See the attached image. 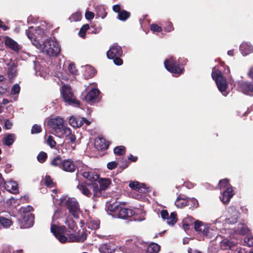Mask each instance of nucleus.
Returning a JSON list of instances; mask_svg holds the SVG:
<instances>
[{
    "instance_id": "10",
    "label": "nucleus",
    "mask_w": 253,
    "mask_h": 253,
    "mask_svg": "<svg viewBox=\"0 0 253 253\" xmlns=\"http://www.w3.org/2000/svg\"><path fill=\"white\" fill-rule=\"evenodd\" d=\"M225 224H232L237 222L239 213L234 207H229L227 210Z\"/></svg>"
},
{
    "instance_id": "28",
    "label": "nucleus",
    "mask_w": 253,
    "mask_h": 253,
    "mask_svg": "<svg viewBox=\"0 0 253 253\" xmlns=\"http://www.w3.org/2000/svg\"><path fill=\"white\" fill-rule=\"evenodd\" d=\"M234 232L237 234L244 235L249 232V229L245 224L239 223L237 227L235 228Z\"/></svg>"
},
{
    "instance_id": "58",
    "label": "nucleus",
    "mask_w": 253,
    "mask_h": 253,
    "mask_svg": "<svg viewBox=\"0 0 253 253\" xmlns=\"http://www.w3.org/2000/svg\"><path fill=\"white\" fill-rule=\"evenodd\" d=\"M117 165H118V164L116 162L113 161V162H109L107 164V167L109 169L112 170V169H115L117 167Z\"/></svg>"
},
{
    "instance_id": "49",
    "label": "nucleus",
    "mask_w": 253,
    "mask_h": 253,
    "mask_svg": "<svg viewBox=\"0 0 253 253\" xmlns=\"http://www.w3.org/2000/svg\"><path fill=\"white\" fill-rule=\"evenodd\" d=\"M230 243L227 240H223L220 242V247L222 250H227L230 248Z\"/></svg>"
},
{
    "instance_id": "36",
    "label": "nucleus",
    "mask_w": 253,
    "mask_h": 253,
    "mask_svg": "<svg viewBox=\"0 0 253 253\" xmlns=\"http://www.w3.org/2000/svg\"><path fill=\"white\" fill-rule=\"evenodd\" d=\"M14 136L13 134H8L4 137L3 143L7 146H10L14 141Z\"/></svg>"
},
{
    "instance_id": "20",
    "label": "nucleus",
    "mask_w": 253,
    "mask_h": 253,
    "mask_svg": "<svg viewBox=\"0 0 253 253\" xmlns=\"http://www.w3.org/2000/svg\"><path fill=\"white\" fill-rule=\"evenodd\" d=\"M223 190V191L222 196L220 197V200L223 203L227 204L234 195L232 187H228L227 189Z\"/></svg>"
},
{
    "instance_id": "30",
    "label": "nucleus",
    "mask_w": 253,
    "mask_h": 253,
    "mask_svg": "<svg viewBox=\"0 0 253 253\" xmlns=\"http://www.w3.org/2000/svg\"><path fill=\"white\" fill-rule=\"evenodd\" d=\"M99 250L101 253H112L114 251L112 246L107 244L101 245L99 248Z\"/></svg>"
},
{
    "instance_id": "17",
    "label": "nucleus",
    "mask_w": 253,
    "mask_h": 253,
    "mask_svg": "<svg viewBox=\"0 0 253 253\" xmlns=\"http://www.w3.org/2000/svg\"><path fill=\"white\" fill-rule=\"evenodd\" d=\"M76 162L74 163L70 159L64 160L62 162L61 169L67 172H73L75 170Z\"/></svg>"
},
{
    "instance_id": "54",
    "label": "nucleus",
    "mask_w": 253,
    "mask_h": 253,
    "mask_svg": "<svg viewBox=\"0 0 253 253\" xmlns=\"http://www.w3.org/2000/svg\"><path fill=\"white\" fill-rule=\"evenodd\" d=\"M208 251L209 253H217L218 251V247L216 244H212L209 248Z\"/></svg>"
},
{
    "instance_id": "62",
    "label": "nucleus",
    "mask_w": 253,
    "mask_h": 253,
    "mask_svg": "<svg viewBox=\"0 0 253 253\" xmlns=\"http://www.w3.org/2000/svg\"><path fill=\"white\" fill-rule=\"evenodd\" d=\"M12 126V123L8 119L6 120L4 123L5 128L7 129H10Z\"/></svg>"
},
{
    "instance_id": "1",
    "label": "nucleus",
    "mask_w": 253,
    "mask_h": 253,
    "mask_svg": "<svg viewBox=\"0 0 253 253\" xmlns=\"http://www.w3.org/2000/svg\"><path fill=\"white\" fill-rule=\"evenodd\" d=\"M50 231L53 235L61 243L66 242H83L86 239V233L84 231H79L77 234H69V238L64 235L66 227L64 226H58L51 224Z\"/></svg>"
},
{
    "instance_id": "55",
    "label": "nucleus",
    "mask_w": 253,
    "mask_h": 253,
    "mask_svg": "<svg viewBox=\"0 0 253 253\" xmlns=\"http://www.w3.org/2000/svg\"><path fill=\"white\" fill-rule=\"evenodd\" d=\"M151 30L153 31V32H160L162 30V28L161 27L156 25V24H152L151 26Z\"/></svg>"
},
{
    "instance_id": "40",
    "label": "nucleus",
    "mask_w": 253,
    "mask_h": 253,
    "mask_svg": "<svg viewBox=\"0 0 253 253\" xmlns=\"http://www.w3.org/2000/svg\"><path fill=\"white\" fill-rule=\"evenodd\" d=\"M63 161L60 157L57 156L51 161L50 164L53 166L58 167L61 169Z\"/></svg>"
},
{
    "instance_id": "63",
    "label": "nucleus",
    "mask_w": 253,
    "mask_h": 253,
    "mask_svg": "<svg viewBox=\"0 0 253 253\" xmlns=\"http://www.w3.org/2000/svg\"><path fill=\"white\" fill-rule=\"evenodd\" d=\"M190 225H191L190 223L185 222L184 220H183V228L185 231L187 230Z\"/></svg>"
},
{
    "instance_id": "6",
    "label": "nucleus",
    "mask_w": 253,
    "mask_h": 253,
    "mask_svg": "<svg viewBox=\"0 0 253 253\" xmlns=\"http://www.w3.org/2000/svg\"><path fill=\"white\" fill-rule=\"evenodd\" d=\"M211 77L213 80L215 81L218 90L224 96H226L228 94L226 91L227 83L225 79L223 78L221 72L214 68L212 70Z\"/></svg>"
},
{
    "instance_id": "9",
    "label": "nucleus",
    "mask_w": 253,
    "mask_h": 253,
    "mask_svg": "<svg viewBox=\"0 0 253 253\" xmlns=\"http://www.w3.org/2000/svg\"><path fill=\"white\" fill-rule=\"evenodd\" d=\"M26 34L28 39L31 41L33 44L35 45L37 48L39 49L42 52H45L47 54V48H46L45 41H41V42H42V43H41L40 42V40L37 39L36 34L31 32L30 30H26Z\"/></svg>"
},
{
    "instance_id": "46",
    "label": "nucleus",
    "mask_w": 253,
    "mask_h": 253,
    "mask_svg": "<svg viewBox=\"0 0 253 253\" xmlns=\"http://www.w3.org/2000/svg\"><path fill=\"white\" fill-rule=\"evenodd\" d=\"M89 28V26L88 24L83 25L80 30L79 36L83 38H84L86 32Z\"/></svg>"
},
{
    "instance_id": "34",
    "label": "nucleus",
    "mask_w": 253,
    "mask_h": 253,
    "mask_svg": "<svg viewBox=\"0 0 253 253\" xmlns=\"http://www.w3.org/2000/svg\"><path fill=\"white\" fill-rule=\"evenodd\" d=\"M7 73L9 78H14L17 75V65L12 63L8 68Z\"/></svg>"
},
{
    "instance_id": "47",
    "label": "nucleus",
    "mask_w": 253,
    "mask_h": 253,
    "mask_svg": "<svg viewBox=\"0 0 253 253\" xmlns=\"http://www.w3.org/2000/svg\"><path fill=\"white\" fill-rule=\"evenodd\" d=\"M125 148L123 146H119L115 147L114 150V153L118 155H122L125 153Z\"/></svg>"
},
{
    "instance_id": "2",
    "label": "nucleus",
    "mask_w": 253,
    "mask_h": 253,
    "mask_svg": "<svg viewBox=\"0 0 253 253\" xmlns=\"http://www.w3.org/2000/svg\"><path fill=\"white\" fill-rule=\"evenodd\" d=\"M52 193L51 196L53 199V202L55 205L60 206L65 204L69 213L75 218H78L81 213L79 204L74 198H68L66 196L59 197L57 194V190L55 189L51 190Z\"/></svg>"
},
{
    "instance_id": "25",
    "label": "nucleus",
    "mask_w": 253,
    "mask_h": 253,
    "mask_svg": "<svg viewBox=\"0 0 253 253\" xmlns=\"http://www.w3.org/2000/svg\"><path fill=\"white\" fill-rule=\"evenodd\" d=\"M120 207L116 203L113 202L112 204L107 203L106 210L110 214L116 215V213L119 211Z\"/></svg>"
},
{
    "instance_id": "41",
    "label": "nucleus",
    "mask_w": 253,
    "mask_h": 253,
    "mask_svg": "<svg viewBox=\"0 0 253 253\" xmlns=\"http://www.w3.org/2000/svg\"><path fill=\"white\" fill-rule=\"evenodd\" d=\"M219 188L221 190H225L228 188V187H232L230 184L229 183V181L228 179H224L221 180L219 182Z\"/></svg>"
},
{
    "instance_id": "3",
    "label": "nucleus",
    "mask_w": 253,
    "mask_h": 253,
    "mask_svg": "<svg viewBox=\"0 0 253 253\" xmlns=\"http://www.w3.org/2000/svg\"><path fill=\"white\" fill-rule=\"evenodd\" d=\"M48 126L54 130L55 134L60 137H67L71 134V130L65 124L60 117L51 118L48 120Z\"/></svg>"
},
{
    "instance_id": "7",
    "label": "nucleus",
    "mask_w": 253,
    "mask_h": 253,
    "mask_svg": "<svg viewBox=\"0 0 253 253\" xmlns=\"http://www.w3.org/2000/svg\"><path fill=\"white\" fill-rule=\"evenodd\" d=\"M61 92L64 100L69 105L79 106L80 102L75 98L70 86L63 84Z\"/></svg>"
},
{
    "instance_id": "48",
    "label": "nucleus",
    "mask_w": 253,
    "mask_h": 253,
    "mask_svg": "<svg viewBox=\"0 0 253 253\" xmlns=\"http://www.w3.org/2000/svg\"><path fill=\"white\" fill-rule=\"evenodd\" d=\"M9 184L11 185V188L9 189H7L10 192L12 193H16L18 192V185L15 182H11Z\"/></svg>"
},
{
    "instance_id": "42",
    "label": "nucleus",
    "mask_w": 253,
    "mask_h": 253,
    "mask_svg": "<svg viewBox=\"0 0 253 253\" xmlns=\"http://www.w3.org/2000/svg\"><path fill=\"white\" fill-rule=\"evenodd\" d=\"M81 12H77L72 14L69 19L71 22H76L80 21L81 19Z\"/></svg>"
},
{
    "instance_id": "61",
    "label": "nucleus",
    "mask_w": 253,
    "mask_h": 253,
    "mask_svg": "<svg viewBox=\"0 0 253 253\" xmlns=\"http://www.w3.org/2000/svg\"><path fill=\"white\" fill-rule=\"evenodd\" d=\"M161 216L163 219H167L169 216V213L167 210H163L161 212Z\"/></svg>"
},
{
    "instance_id": "24",
    "label": "nucleus",
    "mask_w": 253,
    "mask_h": 253,
    "mask_svg": "<svg viewBox=\"0 0 253 253\" xmlns=\"http://www.w3.org/2000/svg\"><path fill=\"white\" fill-rule=\"evenodd\" d=\"M4 44L6 46L8 47L10 49L17 51L19 50V45L15 41L10 37H6L4 40Z\"/></svg>"
},
{
    "instance_id": "15",
    "label": "nucleus",
    "mask_w": 253,
    "mask_h": 253,
    "mask_svg": "<svg viewBox=\"0 0 253 253\" xmlns=\"http://www.w3.org/2000/svg\"><path fill=\"white\" fill-rule=\"evenodd\" d=\"M123 54L122 47L117 43H114L107 52V56L109 59L120 57Z\"/></svg>"
},
{
    "instance_id": "16",
    "label": "nucleus",
    "mask_w": 253,
    "mask_h": 253,
    "mask_svg": "<svg viewBox=\"0 0 253 253\" xmlns=\"http://www.w3.org/2000/svg\"><path fill=\"white\" fill-rule=\"evenodd\" d=\"M134 214V211L130 209L122 208L120 207L118 213L116 215H113L114 217H118L120 218H126L130 217Z\"/></svg>"
},
{
    "instance_id": "13",
    "label": "nucleus",
    "mask_w": 253,
    "mask_h": 253,
    "mask_svg": "<svg viewBox=\"0 0 253 253\" xmlns=\"http://www.w3.org/2000/svg\"><path fill=\"white\" fill-rule=\"evenodd\" d=\"M99 93L100 91L98 89L93 88L85 95V100L90 104L97 102L100 100Z\"/></svg>"
},
{
    "instance_id": "27",
    "label": "nucleus",
    "mask_w": 253,
    "mask_h": 253,
    "mask_svg": "<svg viewBox=\"0 0 253 253\" xmlns=\"http://www.w3.org/2000/svg\"><path fill=\"white\" fill-rule=\"evenodd\" d=\"M82 118H78L74 116H71L69 119V124L73 127H79L82 126Z\"/></svg>"
},
{
    "instance_id": "56",
    "label": "nucleus",
    "mask_w": 253,
    "mask_h": 253,
    "mask_svg": "<svg viewBox=\"0 0 253 253\" xmlns=\"http://www.w3.org/2000/svg\"><path fill=\"white\" fill-rule=\"evenodd\" d=\"M245 242L248 246L252 247L253 246V237L252 236H248L245 237Z\"/></svg>"
},
{
    "instance_id": "59",
    "label": "nucleus",
    "mask_w": 253,
    "mask_h": 253,
    "mask_svg": "<svg viewBox=\"0 0 253 253\" xmlns=\"http://www.w3.org/2000/svg\"><path fill=\"white\" fill-rule=\"evenodd\" d=\"M94 16V14L93 12L89 11H86L85 14V17L86 19L87 20H91L93 18Z\"/></svg>"
},
{
    "instance_id": "50",
    "label": "nucleus",
    "mask_w": 253,
    "mask_h": 253,
    "mask_svg": "<svg viewBox=\"0 0 253 253\" xmlns=\"http://www.w3.org/2000/svg\"><path fill=\"white\" fill-rule=\"evenodd\" d=\"M20 90V87L18 84H14L11 90V94L15 95L16 94H18Z\"/></svg>"
},
{
    "instance_id": "11",
    "label": "nucleus",
    "mask_w": 253,
    "mask_h": 253,
    "mask_svg": "<svg viewBox=\"0 0 253 253\" xmlns=\"http://www.w3.org/2000/svg\"><path fill=\"white\" fill-rule=\"evenodd\" d=\"M60 52V48L58 43L54 37L48 39V56L56 57Z\"/></svg>"
},
{
    "instance_id": "38",
    "label": "nucleus",
    "mask_w": 253,
    "mask_h": 253,
    "mask_svg": "<svg viewBox=\"0 0 253 253\" xmlns=\"http://www.w3.org/2000/svg\"><path fill=\"white\" fill-rule=\"evenodd\" d=\"M167 219L168 224L173 226L177 222L176 213L174 212H171Z\"/></svg>"
},
{
    "instance_id": "8",
    "label": "nucleus",
    "mask_w": 253,
    "mask_h": 253,
    "mask_svg": "<svg viewBox=\"0 0 253 253\" xmlns=\"http://www.w3.org/2000/svg\"><path fill=\"white\" fill-rule=\"evenodd\" d=\"M164 65L168 71L175 75L182 74L184 70V68L181 67L172 57L166 59L164 61Z\"/></svg>"
},
{
    "instance_id": "19",
    "label": "nucleus",
    "mask_w": 253,
    "mask_h": 253,
    "mask_svg": "<svg viewBox=\"0 0 253 253\" xmlns=\"http://www.w3.org/2000/svg\"><path fill=\"white\" fill-rule=\"evenodd\" d=\"M94 146L98 150H102L108 148L109 143L104 138L98 137L95 139Z\"/></svg>"
},
{
    "instance_id": "4",
    "label": "nucleus",
    "mask_w": 253,
    "mask_h": 253,
    "mask_svg": "<svg viewBox=\"0 0 253 253\" xmlns=\"http://www.w3.org/2000/svg\"><path fill=\"white\" fill-rule=\"evenodd\" d=\"M194 228L196 231L202 232L204 236L214 240L218 237L217 228L211 224H206L202 221H195Z\"/></svg>"
},
{
    "instance_id": "26",
    "label": "nucleus",
    "mask_w": 253,
    "mask_h": 253,
    "mask_svg": "<svg viewBox=\"0 0 253 253\" xmlns=\"http://www.w3.org/2000/svg\"><path fill=\"white\" fill-rule=\"evenodd\" d=\"M83 173V177L90 181H95L99 178V175L90 168H89V170L87 172H85Z\"/></svg>"
},
{
    "instance_id": "33",
    "label": "nucleus",
    "mask_w": 253,
    "mask_h": 253,
    "mask_svg": "<svg viewBox=\"0 0 253 253\" xmlns=\"http://www.w3.org/2000/svg\"><path fill=\"white\" fill-rule=\"evenodd\" d=\"M0 224L3 228H9L12 225L13 222L10 219L0 216Z\"/></svg>"
},
{
    "instance_id": "37",
    "label": "nucleus",
    "mask_w": 253,
    "mask_h": 253,
    "mask_svg": "<svg viewBox=\"0 0 253 253\" xmlns=\"http://www.w3.org/2000/svg\"><path fill=\"white\" fill-rule=\"evenodd\" d=\"M188 200L180 197H178L175 202V206L179 208H183L187 205Z\"/></svg>"
},
{
    "instance_id": "39",
    "label": "nucleus",
    "mask_w": 253,
    "mask_h": 253,
    "mask_svg": "<svg viewBox=\"0 0 253 253\" xmlns=\"http://www.w3.org/2000/svg\"><path fill=\"white\" fill-rule=\"evenodd\" d=\"M130 16V13L126 10H121L118 15V18L121 21H126Z\"/></svg>"
},
{
    "instance_id": "52",
    "label": "nucleus",
    "mask_w": 253,
    "mask_h": 253,
    "mask_svg": "<svg viewBox=\"0 0 253 253\" xmlns=\"http://www.w3.org/2000/svg\"><path fill=\"white\" fill-rule=\"evenodd\" d=\"M41 131L42 128L41 126L37 124L34 125L31 129V133L32 134L40 133Z\"/></svg>"
},
{
    "instance_id": "12",
    "label": "nucleus",
    "mask_w": 253,
    "mask_h": 253,
    "mask_svg": "<svg viewBox=\"0 0 253 253\" xmlns=\"http://www.w3.org/2000/svg\"><path fill=\"white\" fill-rule=\"evenodd\" d=\"M34 214L28 213V214H22L21 218L19 219L20 226L21 228H28L32 227L34 223Z\"/></svg>"
},
{
    "instance_id": "32",
    "label": "nucleus",
    "mask_w": 253,
    "mask_h": 253,
    "mask_svg": "<svg viewBox=\"0 0 253 253\" xmlns=\"http://www.w3.org/2000/svg\"><path fill=\"white\" fill-rule=\"evenodd\" d=\"M95 70L90 65H86L84 67V76L87 78H91L95 74Z\"/></svg>"
},
{
    "instance_id": "43",
    "label": "nucleus",
    "mask_w": 253,
    "mask_h": 253,
    "mask_svg": "<svg viewBox=\"0 0 253 253\" xmlns=\"http://www.w3.org/2000/svg\"><path fill=\"white\" fill-rule=\"evenodd\" d=\"M111 181L108 178L102 179L99 181V184L102 189L107 188L110 184Z\"/></svg>"
},
{
    "instance_id": "35",
    "label": "nucleus",
    "mask_w": 253,
    "mask_h": 253,
    "mask_svg": "<svg viewBox=\"0 0 253 253\" xmlns=\"http://www.w3.org/2000/svg\"><path fill=\"white\" fill-rule=\"evenodd\" d=\"M160 249V246L154 243H151L147 247V252L148 253H157Z\"/></svg>"
},
{
    "instance_id": "23",
    "label": "nucleus",
    "mask_w": 253,
    "mask_h": 253,
    "mask_svg": "<svg viewBox=\"0 0 253 253\" xmlns=\"http://www.w3.org/2000/svg\"><path fill=\"white\" fill-rule=\"evenodd\" d=\"M240 49L243 55H247L253 52V46L247 42H243L240 46Z\"/></svg>"
},
{
    "instance_id": "18",
    "label": "nucleus",
    "mask_w": 253,
    "mask_h": 253,
    "mask_svg": "<svg viewBox=\"0 0 253 253\" xmlns=\"http://www.w3.org/2000/svg\"><path fill=\"white\" fill-rule=\"evenodd\" d=\"M129 187L139 193H143L147 191V188L144 183H140L138 181H130L129 183Z\"/></svg>"
},
{
    "instance_id": "53",
    "label": "nucleus",
    "mask_w": 253,
    "mask_h": 253,
    "mask_svg": "<svg viewBox=\"0 0 253 253\" xmlns=\"http://www.w3.org/2000/svg\"><path fill=\"white\" fill-rule=\"evenodd\" d=\"M68 69L69 72L73 75H75L77 72V70L76 69L75 66L73 63L69 64L68 67Z\"/></svg>"
},
{
    "instance_id": "5",
    "label": "nucleus",
    "mask_w": 253,
    "mask_h": 253,
    "mask_svg": "<svg viewBox=\"0 0 253 253\" xmlns=\"http://www.w3.org/2000/svg\"><path fill=\"white\" fill-rule=\"evenodd\" d=\"M77 188L82 194L88 197H91L92 193L93 198L99 197L101 195L98 184L96 182L91 183L82 182L79 183Z\"/></svg>"
},
{
    "instance_id": "64",
    "label": "nucleus",
    "mask_w": 253,
    "mask_h": 253,
    "mask_svg": "<svg viewBox=\"0 0 253 253\" xmlns=\"http://www.w3.org/2000/svg\"><path fill=\"white\" fill-rule=\"evenodd\" d=\"M113 9L115 12L118 13H119L121 11L120 5L119 4L114 5L113 7Z\"/></svg>"
},
{
    "instance_id": "29",
    "label": "nucleus",
    "mask_w": 253,
    "mask_h": 253,
    "mask_svg": "<svg viewBox=\"0 0 253 253\" xmlns=\"http://www.w3.org/2000/svg\"><path fill=\"white\" fill-rule=\"evenodd\" d=\"M48 146H49L51 149L53 150L54 154H57L59 153L60 145L56 144L55 141L53 140L51 136H48Z\"/></svg>"
},
{
    "instance_id": "31",
    "label": "nucleus",
    "mask_w": 253,
    "mask_h": 253,
    "mask_svg": "<svg viewBox=\"0 0 253 253\" xmlns=\"http://www.w3.org/2000/svg\"><path fill=\"white\" fill-rule=\"evenodd\" d=\"M86 226L92 230H95L99 227L100 222L98 220L90 219L86 223Z\"/></svg>"
},
{
    "instance_id": "60",
    "label": "nucleus",
    "mask_w": 253,
    "mask_h": 253,
    "mask_svg": "<svg viewBox=\"0 0 253 253\" xmlns=\"http://www.w3.org/2000/svg\"><path fill=\"white\" fill-rule=\"evenodd\" d=\"M113 59H114V63L117 65H121L123 63L122 59L120 57H116Z\"/></svg>"
},
{
    "instance_id": "45",
    "label": "nucleus",
    "mask_w": 253,
    "mask_h": 253,
    "mask_svg": "<svg viewBox=\"0 0 253 253\" xmlns=\"http://www.w3.org/2000/svg\"><path fill=\"white\" fill-rule=\"evenodd\" d=\"M66 224L69 229L73 231H75L77 228L75 222L72 219H67L66 221Z\"/></svg>"
},
{
    "instance_id": "22",
    "label": "nucleus",
    "mask_w": 253,
    "mask_h": 253,
    "mask_svg": "<svg viewBox=\"0 0 253 253\" xmlns=\"http://www.w3.org/2000/svg\"><path fill=\"white\" fill-rule=\"evenodd\" d=\"M76 168L77 169V175H82L83 176H84V172H87L89 170V168L80 161L76 162Z\"/></svg>"
},
{
    "instance_id": "14",
    "label": "nucleus",
    "mask_w": 253,
    "mask_h": 253,
    "mask_svg": "<svg viewBox=\"0 0 253 253\" xmlns=\"http://www.w3.org/2000/svg\"><path fill=\"white\" fill-rule=\"evenodd\" d=\"M238 88L244 93L250 95L253 92V83L249 81H238Z\"/></svg>"
},
{
    "instance_id": "57",
    "label": "nucleus",
    "mask_w": 253,
    "mask_h": 253,
    "mask_svg": "<svg viewBox=\"0 0 253 253\" xmlns=\"http://www.w3.org/2000/svg\"><path fill=\"white\" fill-rule=\"evenodd\" d=\"M167 25H166L164 27V30L166 32H171V31L173 30L174 28H173L172 24L171 22H168L167 23Z\"/></svg>"
},
{
    "instance_id": "44",
    "label": "nucleus",
    "mask_w": 253,
    "mask_h": 253,
    "mask_svg": "<svg viewBox=\"0 0 253 253\" xmlns=\"http://www.w3.org/2000/svg\"><path fill=\"white\" fill-rule=\"evenodd\" d=\"M47 157V154L44 152H41L37 156V160L38 161L41 163H44Z\"/></svg>"
},
{
    "instance_id": "51",
    "label": "nucleus",
    "mask_w": 253,
    "mask_h": 253,
    "mask_svg": "<svg viewBox=\"0 0 253 253\" xmlns=\"http://www.w3.org/2000/svg\"><path fill=\"white\" fill-rule=\"evenodd\" d=\"M21 209L22 210L23 212V214H28V213H31L30 212L34 210L33 208L30 205L27 206L26 207H22Z\"/></svg>"
},
{
    "instance_id": "21",
    "label": "nucleus",
    "mask_w": 253,
    "mask_h": 253,
    "mask_svg": "<svg viewBox=\"0 0 253 253\" xmlns=\"http://www.w3.org/2000/svg\"><path fill=\"white\" fill-rule=\"evenodd\" d=\"M35 34L37 35H36L37 39L40 40V42L41 43H42V42H41V41H43V42L45 41V44L46 45L47 39L46 38V30H44L41 27H38L35 29Z\"/></svg>"
}]
</instances>
